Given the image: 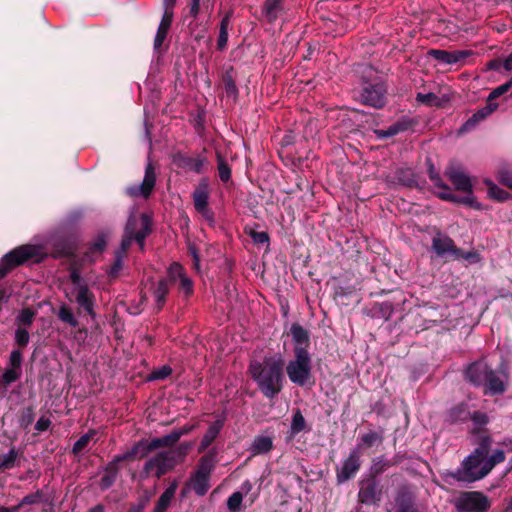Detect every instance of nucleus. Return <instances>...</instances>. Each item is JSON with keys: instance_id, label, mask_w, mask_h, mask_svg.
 <instances>
[{"instance_id": "1", "label": "nucleus", "mask_w": 512, "mask_h": 512, "mask_svg": "<svg viewBox=\"0 0 512 512\" xmlns=\"http://www.w3.org/2000/svg\"><path fill=\"white\" fill-rule=\"evenodd\" d=\"M283 366L284 361L281 357H270L265 358L263 362L251 363V376L266 397L273 398L281 391Z\"/></svg>"}, {"instance_id": "2", "label": "nucleus", "mask_w": 512, "mask_h": 512, "mask_svg": "<svg viewBox=\"0 0 512 512\" xmlns=\"http://www.w3.org/2000/svg\"><path fill=\"white\" fill-rule=\"evenodd\" d=\"M485 462L486 447L481 446L466 457L456 471L444 470L441 472V477L448 484H452V480L465 483L475 482L489 473Z\"/></svg>"}, {"instance_id": "3", "label": "nucleus", "mask_w": 512, "mask_h": 512, "mask_svg": "<svg viewBox=\"0 0 512 512\" xmlns=\"http://www.w3.org/2000/svg\"><path fill=\"white\" fill-rule=\"evenodd\" d=\"M150 226V218L146 214H141L139 216L131 215L129 217L120 250L116 255V262L110 270V274L112 276L117 275L118 271L121 269L123 257L132 241H136L139 244L140 249L144 248V240L151 231Z\"/></svg>"}, {"instance_id": "4", "label": "nucleus", "mask_w": 512, "mask_h": 512, "mask_svg": "<svg viewBox=\"0 0 512 512\" xmlns=\"http://www.w3.org/2000/svg\"><path fill=\"white\" fill-rule=\"evenodd\" d=\"M190 447L191 444H187L184 448L162 451L150 457L143 466V474L145 477L154 475L160 478L178 464L179 460L186 454V450Z\"/></svg>"}, {"instance_id": "5", "label": "nucleus", "mask_w": 512, "mask_h": 512, "mask_svg": "<svg viewBox=\"0 0 512 512\" xmlns=\"http://www.w3.org/2000/svg\"><path fill=\"white\" fill-rule=\"evenodd\" d=\"M291 382L304 385L310 378L311 359L308 351L299 347L296 349L295 359L290 361L286 367Z\"/></svg>"}, {"instance_id": "6", "label": "nucleus", "mask_w": 512, "mask_h": 512, "mask_svg": "<svg viewBox=\"0 0 512 512\" xmlns=\"http://www.w3.org/2000/svg\"><path fill=\"white\" fill-rule=\"evenodd\" d=\"M458 512H484L490 507L488 498L481 492H463L454 502Z\"/></svg>"}, {"instance_id": "7", "label": "nucleus", "mask_w": 512, "mask_h": 512, "mask_svg": "<svg viewBox=\"0 0 512 512\" xmlns=\"http://www.w3.org/2000/svg\"><path fill=\"white\" fill-rule=\"evenodd\" d=\"M36 255L37 248L31 245H23L7 253L0 261V278L4 277L13 267L22 264Z\"/></svg>"}, {"instance_id": "8", "label": "nucleus", "mask_w": 512, "mask_h": 512, "mask_svg": "<svg viewBox=\"0 0 512 512\" xmlns=\"http://www.w3.org/2000/svg\"><path fill=\"white\" fill-rule=\"evenodd\" d=\"M429 177L431 181L434 183V185L438 188H440L442 191L437 192L436 195L441 198L442 200L454 202V203H464L472 207L479 208V203L474 199V197L471 196H464V197H458L454 195L449 186L446 185L440 175L434 170L433 166L429 169Z\"/></svg>"}, {"instance_id": "9", "label": "nucleus", "mask_w": 512, "mask_h": 512, "mask_svg": "<svg viewBox=\"0 0 512 512\" xmlns=\"http://www.w3.org/2000/svg\"><path fill=\"white\" fill-rule=\"evenodd\" d=\"M212 468V458L204 457L201 461L199 469L195 472L191 479V488L197 495L203 496L209 490V479Z\"/></svg>"}, {"instance_id": "10", "label": "nucleus", "mask_w": 512, "mask_h": 512, "mask_svg": "<svg viewBox=\"0 0 512 512\" xmlns=\"http://www.w3.org/2000/svg\"><path fill=\"white\" fill-rule=\"evenodd\" d=\"M445 175L454 185L455 189L464 193L467 196H472V182L470 177L459 166L451 164L447 167Z\"/></svg>"}, {"instance_id": "11", "label": "nucleus", "mask_w": 512, "mask_h": 512, "mask_svg": "<svg viewBox=\"0 0 512 512\" xmlns=\"http://www.w3.org/2000/svg\"><path fill=\"white\" fill-rule=\"evenodd\" d=\"M208 182L203 180L193 192V201L195 209L208 221H212L213 214L208 207Z\"/></svg>"}, {"instance_id": "12", "label": "nucleus", "mask_w": 512, "mask_h": 512, "mask_svg": "<svg viewBox=\"0 0 512 512\" xmlns=\"http://www.w3.org/2000/svg\"><path fill=\"white\" fill-rule=\"evenodd\" d=\"M156 181V175L154 168L151 163H148L146 170H145V176L140 185H134L127 189V193L132 197H143L147 198L152 189L154 188Z\"/></svg>"}, {"instance_id": "13", "label": "nucleus", "mask_w": 512, "mask_h": 512, "mask_svg": "<svg viewBox=\"0 0 512 512\" xmlns=\"http://www.w3.org/2000/svg\"><path fill=\"white\" fill-rule=\"evenodd\" d=\"M360 468V451L358 448L353 449L348 458L344 461L342 467L337 472L338 483H343L353 477Z\"/></svg>"}, {"instance_id": "14", "label": "nucleus", "mask_w": 512, "mask_h": 512, "mask_svg": "<svg viewBox=\"0 0 512 512\" xmlns=\"http://www.w3.org/2000/svg\"><path fill=\"white\" fill-rule=\"evenodd\" d=\"M386 90L382 84L366 87L361 94L362 102L375 108H381L385 103Z\"/></svg>"}, {"instance_id": "15", "label": "nucleus", "mask_w": 512, "mask_h": 512, "mask_svg": "<svg viewBox=\"0 0 512 512\" xmlns=\"http://www.w3.org/2000/svg\"><path fill=\"white\" fill-rule=\"evenodd\" d=\"M75 301L90 315H94V296L89 291L87 284L72 288Z\"/></svg>"}, {"instance_id": "16", "label": "nucleus", "mask_w": 512, "mask_h": 512, "mask_svg": "<svg viewBox=\"0 0 512 512\" xmlns=\"http://www.w3.org/2000/svg\"><path fill=\"white\" fill-rule=\"evenodd\" d=\"M488 369L484 360L474 362L467 368L466 377L474 385L482 386L487 381Z\"/></svg>"}, {"instance_id": "17", "label": "nucleus", "mask_w": 512, "mask_h": 512, "mask_svg": "<svg viewBox=\"0 0 512 512\" xmlns=\"http://www.w3.org/2000/svg\"><path fill=\"white\" fill-rule=\"evenodd\" d=\"M358 497L361 503L376 504L381 499V490L375 482H366L361 485Z\"/></svg>"}, {"instance_id": "18", "label": "nucleus", "mask_w": 512, "mask_h": 512, "mask_svg": "<svg viewBox=\"0 0 512 512\" xmlns=\"http://www.w3.org/2000/svg\"><path fill=\"white\" fill-rule=\"evenodd\" d=\"M506 375L488 369L487 381L482 385L486 388V393L498 394L505 390Z\"/></svg>"}, {"instance_id": "19", "label": "nucleus", "mask_w": 512, "mask_h": 512, "mask_svg": "<svg viewBox=\"0 0 512 512\" xmlns=\"http://www.w3.org/2000/svg\"><path fill=\"white\" fill-rule=\"evenodd\" d=\"M159 447H168L165 440H164V437H158V438H154L152 439L150 442L148 443H143V442H139L138 444H136L132 451L130 453H126L124 455H121V457H119L117 460H120V459H126L130 456H132L133 454H137L139 452L140 449H143L144 452L141 454V457L145 456L147 453L159 448Z\"/></svg>"}, {"instance_id": "20", "label": "nucleus", "mask_w": 512, "mask_h": 512, "mask_svg": "<svg viewBox=\"0 0 512 512\" xmlns=\"http://www.w3.org/2000/svg\"><path fill=\"white\" fill-rule=\"evenodd\" d=\"M431 56H433L435 59L445 63V64H454L462 59H464L468 52L466 51H445V50H431L429 52Z\"/></svg>"}, {"instance_id": "21", "label": "nucleus", "mask_w": 512, "mask_h": 512, "mask_svg": "<svg viewBox=\"0 0 512 512\" xmlns=\"http://www.w3.org/2000/svg\"><path fill=\"white\" fill-rule=\"evenodd\" d=\"M222 427H223L222 420H217L209 426V428L206 431L205 435L203 436L201 444L198 448L199 452H204L212 444V442L219 435Z\"/></svg>"}, {"instance_id": "22", "label": "nucleus", "mask_w": 512, "mask_h": 512, "mask_svg": "<svg viewBox=\"0 0 512 512\" xmlns=\"http://www.w3.org/2000/svg\"><path fill=\"white\" fill-rule=\"evenodd\" d=\"M432 247L435 253L439 256H442L448 252H457L454 249V243L451 238L447 236L438 235L433 238Z\"/></svg>"}, {"instance_id": "23", "label": "nucleus", "mask_w": 512, "mask_h": 512, "mask_svg": "<svg viewBox=\"0 0 512 512\" xmlns=\"http://www.w3.org/2000/svg\"><path fill=\"white\" fill-rule=\"evenodd\" d=\"M177 490V482H172L170 486L162 493L158 499L154 512H165L170 506L172 499L175 496Z\"/></svg>"}, {"instance_id": "24", "label": "nucleus", "mask_w": 512, "mask_h": 512, "mask_svg": "<svg viewBox=\"0 0 512 512\" xmlns=\"http://www.w3.org/2000/svg\"><path fill=\"white\" fill-rule=\"evenodd\" d=\"M273 447V440L269 436H257L250 447V452L253 455L265 454Z\"/></svg>"}, {"instance_id": "25", "label": "nucleus", "mask_w": 512, "mask_h": 512, "mask_svg": "<svg viewBox=\"0 0 512 512\" xmlns=\"http://www.w3.org/2000/svg\"><path fill=\"white\" fill-rule=\"evenodd\" d=\"M411 127V122L409 120H400L387 129L376 130V134L379 138H389L397 135L400 132L406 131Z\"/></svg>"}, {"instance_id": "26", "label": "nucleus", "mask_w": 512, "mask_h": 512, "mask_svg": "<svg viewBox=\"0 0 512 512\" xmlns=\"http://www.w3.org/2000/svg\"><path fill=\"white\" fill-rule=\"evenodd\" d=\"M292 340L295 345V350L299 347H306L309 344V335L308 332L299 324H293L290 329Z\"/></svg>"}, {"instance_id": "27", "label": "nucleus", "mask_w": 512, "mask_h": 512, "mask_svg": "<svg viewBox=\"0 0 512 512\" xmlns=\"http://www.w3.org/2000/svg\"><path fill=\"white\" fill-rule=\"evenodd\" d=\"M168 291H169L168 280L167 279L160 280L153 291V296L156 301L158 310L161 309V307L163 306L165 297L168 294Z\"/></svg>"}, {"instance_id": "28", "label": "nucleus", "mask_w": 512, "mask_h": 512, "mask_svg": "<svg viewBox=\"0 0 512 512\" xmlns=\"http://www.w3.org/2000/svg\"><path fill=\"white\" fill-rule=\"evenodd\" d=\"M230 24V15L227 14L223 17L221 24H220V32L218 37V48L220 50L224 49L227 41H228V28Z\"/></svg>"}, {"instance_id": "29", "label": "nucleus", "mask_w": 512, "mask_h": 512, "mask_svg": "<svg viewBox=\"0 0 512 512\" xmlns=\"http://www.w3.org/2000/svg\"><path fill=\"white\" fill-rule=\"evenodd\" d=\"M58 317L61 321L69 324L70 326L72 327H76L78 325V321L74 315V313L72 312V310L66 306V305H62L60 308H59V311H58Z\"/></svg>"}, {"instance_id": "30", "label": "nucleus", "mask_w": 512, "mask_h": 512, "mask_svg": "<svg viewBox=\"0 0 512 512\" xmlns=\"http://www.w3.org/2000/svg\"><path fill=\"white\" fill-rule=\"evenodd\" d=\"M305 419L300 410H297L292 418L290 431L292 435H296L305 429Z\"/></svg>"}, {"instance_id": "31", "label": "nucleus", "mask_w": 512, "mask_h": 512, "mask_svg": "<svg viewBox=\"0 0 512 512\" xmlns=\"http://www.w3.org/2000/svg\"><path fill=\"white\" fill-rule=\"evenodd\" d=\"M488 194L491 198L502 201L508 198L509 194L491 181H487Z\"/></svg>"}, {"instance_id": "32", "label": "nucleus", "mask_w": 512, "mask_h": 512, "mask_svg": "<svg viewBox=\"0 0 512 512\" xmlns=\"http://www.w3.org/2000/svg\"><path fill=\"white\" fill-rule=\"evenodd\" d=\"M17 452L15 449H11L7 454L0 455V469L12 468L17 459Z\"/></svg>"}, {"instance_id": "33", "label": "nucleus", "mask_w": 512, "mask_h": 512, "mask_svg": "<svg viewBox=\"0 0 512 512\" xmlns=\"http://www.w3.org/2000/svg\"><path fill=\"white\" fill-rule=\"evenodd\" d=\"M218 172L222 181L227 182L231 177V170L220 154H217Z\"/></svg>"}, {"instance_id": "34", "label": "nucleus", "mask_w": 512, "mask_h": 512, "mask_svg": "<svg viewBox=\"0 0 512 512\" xmlns=\"http://www.w3.org/2000/svg\"><path fill=\"white\" fill-rule=\"evenodd\" d=\"M183 267L179 263H173L168 270V278L170 281L177 282L180 278L185 276Z\"/></svg>"}, {"instance_id": "35", "label": "nucleus", "mask_w": 512, "mask_h": 512, "mask_svg": "<svg viewBox=\"0 0 512 512\" xmlns=\"http://www.w3.org/2000/svg\"><path fill=\"white\" fill-rule=\"evenodd\" d=\"M94 434V432H89L80 437L73 446V453L77 454L83 451L93 438Z\"/></svg>"}, {"instance_id": "36", "label": "nucleus", "mask_w": 512, "mask_h": 512, "mask_svg": "<svg viewBox=\"0 0 512 512\" xmlns=\"http://www.w3.org/2000/svg\"><path fill=\"white\" fill-rule=\"evenodd\" d=\"M21 376V370H17L15 368H7L2 374V382L5 385H10L11 383L18 380Z\"/></svg>"}, {"instance_id": "37", "label": "nucleus", "mask_w": 512, "mask_h": 512, "mask_svg": "<svg viewBox=\"0 0 512 512\" xmlns=\"http://www.w3.org/2000/svg\"><path fill=\"white\" fill-rule=\"evenodd\" d=\"M120 456L116 457L115 461L112 462L110 464V469L113 470V472L111 474H108V475H105L102 477L101 479V487L103 489H107L109 488L115 481V478H116V468H115V465H116V462H119V460H117ZM122 459H120L121 461Z\"/></svg>"}, {"instance_id": "38", "label": "nucleus", "mask_w": 512, "mask_h": 512, "mask_svg": "<svg viewBox=\"0 0 512 512\" xmlns=\"http://www.w3.org/2000/svg\"><path fill=\"white\" fill-rule=\"evenodd\" d=\"M505 460V454L503 450H496L490 457L486 456V466L489 468V472L493 469V467L501 463Z\"/></svg>"}, {"instance_id": "39", "label": "nucleus", "mask_w": 512, "mask_h": 512, "mask_svg": "<svg viewBox=\"0 0 512 512\" xmlns=\"http://www.w3.org/2000/svg\"><path fill=\"white\" fill-rule=\"evenodd\" d=\"M493 110L494 108L486 107L483 110L479 111L464 124L462 129H468L469 127L474 126L480 119L485 118Z\"/></svg>"}, {"instance_id": "40", "label": "nucleus", "mask_w": 512, "mask_h": 512, "mask_svg": "<svg viewBox=\"0 0 512 512\" xmlns=\"http://www.w3.org/2000/svg\"><path fill=\"white\" fill-rule=\"evenodd\" d=\"M469 412L466 410V407L463 405L457 406L451 409L449 416L452 421L458 420H466L468 418Z\"/></svg>"}, {"instance_id": "41", "label": "nucleus", "mask_w": 512, "mask_h": 512, "mask_svg": "<svg viewBox=\"0 0 512 512\" xmlns=\"http://www.w3.org/2000/svg\"><path fill=\"white\" fill-rule=\"evenodd\" d=\"M243 500L242 492H234L227 500V507L231 511L240 509Z\"/></svg>"}, {"instance_id": "42", "label": "nucleus", "mask_w": 512, "mask_h": 512, "mask_svg": "<svg viewBox=\"0 0 512 512\" xmlns=\"http://www.w3.org/2000/svg\"><path fill=\"white\" fill-rule=\"evenodd\" d=\"M417 100L421 103L430 105V106H439L440 101L439 98L433 93H418Z\"/></svg>"}, {"instance_id": "43", "label": "nucleus", "mask_w": 512, "mask_h": 512, "mask_svg": "<svg viewBox=\"0 0 512 512\" xmlns=\"http://www.w3.org/2000/svg\"><path fill=\"white\" fill-rule=\"evenodd\" d=\"M178 282L179 289L185 296H190L193 293V283L187 275L180 278Z\"/></svg>"}, {"instance_id": "44", "label": "nucleus", "mask_w": 512, "mask_h": 512, "mask_svg": "<svg viewBox=\"0 0 512 512\" xmlns=\"http://www.w3.org/2000/svg\"><path fill=\"white\" fill-rule=\"evenodd\" d=\"M29 339H30V336H29V333L27 330L22 329V328H18L16 330L15 341L19 346H21V347L26 346L29 343Z\"/></svg>"}, {"instance_id": "45", "label": "nucleus", "mask_w": 512, "mask_h": 512, "mask_svg": "<svg viewBox=\"0 0 512 512\" xmlns=\"http://www.w3.org/2000/svg\"><path fill=\"white\" fill-rule=\"evenodd\" d=\"M22 353L19 350H13L9 358V368L21 370Z\"/></svg>"}, {"instance_id": "46", "label": "nucleus", "mask_w": 512, "mask_h": 512, "mask_svg": "<svg viewBox=\"0 0 512 512\" xmlns=\"http://www.w3.org/2000/svg\"><path fill=\"white\" fill-rule=\"evenodd\" d=\"M281 1L282 0H266L265 12H266L267 16H269L271 18L276 17V13L278 11L279 4Z\"/></svg>"}, {"instance_id": "47", "label": "nucleus", "mask_w": 512, "mask_h": 512, "mask_svg": "<svg viewBox=\"0 0 512 512\" xmlns=\"http://www.w3.org/2000/svg\"><path fill=\"white\" fill-rule=\"evenodd\" d=\"M512 87V78L510 81L495 88L489 95V100H493L506 93Z\"/></svg>"}, {"instance_id": "48", "label": "nucleus", "mask_w": 512, "mask_h": 512, "mask_svg": "<svg viewBox=\"0 0 512 512\" xmlns=\"http://www.w3.org/2000/svg\"><path fill=\"white\" fill-rule=\"evenodd\" d=\"M42 500H43V493L41 491H37L33 494L25 496L21 500V502L18 506L20 507L24 504H36V503L42 502Z\"/></svg>"}, {"instance_id": "49", "label": "nucleus", "mask_w": 512, "mask_h": 512, "mask_svg": "<svg viewBox=\"0 0 512 512\" xmlns=\"http://www.w3.org/2000/svg\"><path fill=\"white\" fill-rule=\"evenodd\" d=\"M34 312L31 309H23L17 317L19 323L30 325L34 318Z\"/></svg>"}, {"instance_id": "50", "label": "nucleus", "mask_w": 512, "mask_h": 512, "mask_svg": "<svg viewBox=\"0 0 512 512\" xmlns=\"http://www.w3.org/2000/svg\"><path fill=\"white\" fill-rule=\"evenodd\" d=\"M381 436L376 432H369L361 437V441L367 446H373L374 444L381 442Z\"/></svg>"}, {"instance_id": "51", "label": "nucleus", "mask_w": 512, "mask_h": 512, "mask_svg": "<svg viewBox=\"0 0 512 512\" xmlns=\"http://www.w3.org/2000/svg\"><path fill=\"white\" fill-rule=\"evenodd\" d=\"M172 19H173L172 10L165 9V12L162 16V19H161V22H160V25L158 28L162 29V30L169 31L171 23H172Z\"/></svg>"}, {"instance_id": "52", "label": "nucleus", "mask_w": 512, "mask_h": 512, "mask_svg": "<svg viewBox=\"0 0 512 512\" xmlns=\"http://www.w3.org/2000/svg\"><path fill=\"white\" fill-rule=\"evenodd\" d=\"M188 167L196 172V173H200L205 165V159L204 158H195V159H191L188 163H187Z\"/></svg>"}, {"instance_id": "53", "label": "nucleus", "mask_w": 512, "mask_h": 512, "mask_svg": "<svg viewBox=\"0 0 512 512\" xmlns=\"http://www.w3.org/2000/svg\"><path fill=\"white\" fill-rule=\"evenodd\" d=\"M50 425H51V421L49 418L40 417L35 424V429L38 432H44L50 427Z\"/></svg>"}, {"instance_id": "54", "label": "nucleus", "mask_w": 512, "mask_h": 512, "mask_svg": "<svg viewBox=\"0 0 512 512\" xmlns=\"http://www.w3.org/2000/svg\"><path fill=\"white\" fill-rule=\"evenodd\" d=\"M499 181L508 186L509 188H512V173L509 171H501L499 173Z\"/></svg>"}, {"instance_id": "55", "label": "nucleus", "mask_w": 512, "mask_h": 512, "mask_svg": "<svg viewBox=\"0 0 512 512\" xmlns=\"http://www.w3.org/2000/svg\"><path fill=\"white\" fill-rule=\"evenodd\" d=\"M167 446H172L176 443L181 437L179 435L178 430H173L171 433L163 436Z\"/></svg>"}, {"instance_id": "56", "label": "nucleus", "mask_w": 512, "mask_h": 512, "mask_svg": "<svg viewBox=\"0 0 512 512\" xmlns=\"http://www.w3.org/2000/svg\"><path fill=\"white\" fill-rule=\"evenodd\" d=\"M167 33H168L167 30H162V29L158 28L156 36H155V40H154V47L156 49H158L162 45V43L164 42V40L167 36Z\"/></svg>"}, {"instance_id": "57", "label": "nucleus", "mask_w": 512, "mask_h": 512, "mask_svg": "<svg viewBox=\"0 0 512 512\" xmlns=\"http://www.w3.org/2000/svg\"><path fill=\"white\" fill-rule=\"evenodd\" d=\"M251 236L257 244H265L269 241L268 235L265 232H253Z\"/></svg>"}, {"instance_id": "58", "label": "nucleus", "mask_w": 512, "mask_h": 512, "mask_svg": "<svg viewBox=\"0 0 512 512\" xmlns=\"http://www.w3.org/2000/svg\"><path fill=\"white\" fill-rule=\"evenodd\" d=\"M106 246V238L104 235H100L96 241L93 243L92 249L93 251L101 252Z\"/></svg>"}, {"instance_id": "59", "label": "nucleus", "mask_w": 512, "mask_h": 512, "mask_svg": "<svg viewBox=\"0 0 512 512\" xmlns=\"http://www.w3.org/2000/svg\"><path fill=\"white\" fill-rule=\"evenodd\" d=\"M472 420L478 425H483L487 423V416L483 413L475 412L472 415Z\"/></svg>"}, {"instance_id": "60", "label": "nucleus", "mask_w": 512, "mask_h": 512, "mask_svg": "<svg viewBox=\"0 0 512 512\" xmlns=\"http://www.w3.org/2000/svg\"><path fill=\"white\" fill-rule=\"evenodd\" d=\"M171 372V369L169 367H163L162 369L153 372V378L154 379H163L166 376H168Z\"/></svg>"}, {"instance_id": "61", "label": "nucleus", "mask_w": 512, "mask_h": 512, "mask_svg": "<svg viewBox=\"0 0 512 512\" xmlns=\"http://www.w3.org/2000/svg\"><path fill=\"white\" fill-rule=\"evenodd\" d=\"M199 9H200V0H192L191 5H190V14L193 17H196L199 13Z\"/></svg>"}, {"instance_id": "62", "label": "nucleus", "mask_w": 512, "mask_h": 512, "mask_svg": "<svg viewBox=\"0 0 512 512\" xmlns=\"http://www.w3.org/2000/svg\"><path fill=\"white\" fill-rule=\"evenodd\" d=\"M455 254L458 257H461V258H464V259H467V260H474V259L478 258L477 254L474 253V252L462 253L460 250H457V252H455Z\"/></svg>"}, {"instance_id": "63", "label": "nucleus", "mask_w": 512, "mask_h": 512, "mask_svg": "<svg viewBox=\"0 0 512 512\" xmlns=\"http://www.w3.org/2000/svg\"><path fill=\"white\" fill-rule=\"evenodd\" d=\"M503 65V62L499 59L491 60L487 63V68L490 70H498Z\"/></svg>"}, {"instance_id": "64", "label": "nucleus", "mask_w": 512, "mask_h": 512, "mask_svg": "<svg viewBox=\"0 0 512 512\" xmlns=\"http://www.w3.org/2000/svg\"><path fill=\"white\" fill-rule=\"evenodd\" d=\"M503 67L505 70L510 71L512 70V52L509 54V56L503 61Z\"/></svg>"}]
</instances>
